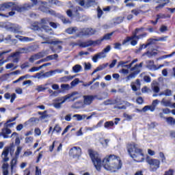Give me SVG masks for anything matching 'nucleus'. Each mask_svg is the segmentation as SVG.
Wrapping results in <instances>:
<instances>
[{
	"instance_id": "nucleus-1",
	"label": "nucleus",
	"mask_w": 175,
	"mask_h": 175,
	"mask_svg": "<svg viewBox=\"0 0 175 175\" xmlns=\"http://www.w3.org/2000/svg\"><path fill=\"white\" fill-rule=\"evenodd\" d=\"M90 158L96 169L99 172L102 165L106 170H109L110 172H117L119 169L122 167V163H121V159L114 154H111L107 156L103 162L100 160V157L97 152L94 150L90 151Z\"/></svg>"
},
{
	"instance_id": "nucleus-2",
	"label": "nucleus",
	"mask_w": 175,
	"mask_h": 175,
	"mask_svg": "<svg viewBox=\"0 0 175 175\" xmlns=\"http://www.w3.org/2000/svg\"><path fill=\"white\" fill-rule=\"evenodd\" d=\"M127 152L130 155L131 158H133L136 162H144L146 156L144 155V151L142 148H137V144L135 142L128 144L126 146Z\"/></svg>"
},
{
	"instance_id": "nucleus-3",
	"label": "nucleus",
	"mask_w": 175,
	"mask_h": 175,
	"mask_svg": "<svg viewBox=\"0 0 175 175\" xmlns=\"http://www.w3.org/2000/svg\"><path fill=\"white\" fill-rule=\"evenodd\" d=\"M31 4H25L24 5H18L16 8L17 12H24V10H29L33 6L39 5V10L44 13H48L49 14H55V12L51 10H49L47 7V3L43 1H38V0H30Z\"/></svg>"
},
{
	"instance_id": "nucleus-4",
	"label": "nucleus",
	"mask_w": 175,
	"mask_h": 175,
	"mask_svg": "<svg viewBox=\"0 0 175 175\" xmlns=\"http://www.w3.org/2000/svg\"><path fill=\"white\" fill-rule=\"evenodd\" d=\"M79 98H81V94L78 92H73L64 96L58 97L53 100L52 106H53L55 109H57V110H59V109L62 107V104L65 102H75V100H77Z\"/></svg>"
},
{
	"instance_id": "nucleus-5",
	"label": "nucleus",
	"mask_w": 175,
	"mask_h": 175,
	"mask_svg": "<svg viewBox=\"0 0 175 175\" xmlns=\"http://www.w3.org/2000/svg\"><path fill=\"white\" fill-rule=\"evenodd\" d=\"M147 36L146 33H144L139 36H136V34H134L131 37H127L123 42L122 44H126L128 46V43H131L132 46H136L137 44V40L139 39H143L144 38H146Z\"/></svg>"
},
{
	"instance_id": "nucleus-6",
	"label": "nucleus",
	"mask_w": 175,
	"mask_h": 175,
	"mask_svg": "<svg viewBox=\"0 0 175 175\" xmlns=\"http://www.w3.org/2000/svg\"><path fill=\"white\" fill-rule=\"evenodd\" d=\"M136 62H137V59L133 60L132 62L129 65H126V64H128V62H119L118 68H120V66H121L122 68H126L120 70L119 73H122V75H124L125 76H126L129 74V70L128 69H131V68H132V65H133V64H136Z\"/></svg>"
},
{
	"instance_id": "nucleus-7",
	"label": "nucleus",
	"mask_w": 175,
	"mask_h": 175,
	"mask_svg": "<svg viewBox=\"0 0 175 175\" xmlns=\"http://www.w3.org/2000/svg\"><path fill=\"white\" fill-rule=\"evenodd\" d=\"M48 24H50V19L49 18H44L41 20V23L38 25L36 26L33 29H38L39 27H41L46 33H53L51 28L47 26Z\"/></svg>"
},
{
	"instance_id": "nucleus-8",
	"label": "nucleus",
	"mask_w": 175,
	"mask_h": 175,
	"mask_svg": "<svg viewBox=\"0 0 175 175\" xmlns=\"http://www.w3.org/2000/svg\"><path fill=\"white\" fill-rule=\"evenodd\" d=\"M146 162L150 165V169L151 172H157L159 169L161 161L157 159H150V157L146 158Z\"/></svg>"
},
{
	"instance_id": "nucleus-9",
	"label": "nucleus",
	"mask_w": 175,
	"mask_h": 175,
	"mask_svg": "<svg viewBox=\"0 0 175 175\" xmlns=\"http://www.w3.org/2000/svg\"><path fill=\"white\" fill-rule=\"evenodd\" d=\"M69 154L74 159H79L80 157H81V148L74 146L70 150Z\"/></svg>"
},
{
	"instance_id": "nucleus-10",
	"label": "nucleus",
	"mask_w": 175,
	"mask_h": 175,
	"mask_svg": "<svg viewBox=\"0 0 175 175\" xmlns=\"http://www.w3.org/2000/svg\"><path fill=\"white\" fill-rule=\"evenodd\" d=\"M167 39V36L159 37V38L154 40L150 39L147 44L141 45V46L138 49V51H142L143 49H147V46H150V44H153L154 42H166Z\"/></svg>"
},
{
	"instance_id": "nucleus-11",
	"label": "nucleus",
	"mask_w": 175,
	"mask_h": 175,
	"mask_svg": "<svg viewBox=\"0 0 175 175\" xmlns=\"http://www.w3.org/2000/svg\"><path fill=\"white\" fill-rule=\"evenodd\" d=\"M7 29L10 31L11 32H14V33H22L21 27L18 26V25H13L10 23H8L5 25Z\"/></svg>"
},
{
	"instance_id": "nucleus-12",
	"label": "nucleus",
	"mask_w": 175,
	"mask_h": 175,
	"mask_svg": "<svg viewBox=\"0 0 175 175\" xmlns=\"http://www.w3.org/2000/svg\"><path fill=\"white\" fill-rule=\"evenodd\" d=\"M76 2L79 4L80 6H83V8H91V6H94L95 5V0H75Z\"/></svg>"
},
{
	"instance_id": "nucleus-13",
	"label": "nucleus",
	"mask_w": 175,
	"mask_h": 175,
	"mask_svg": "<svg viewBox=\"0 0 175 175\" xmlns=\"http://www.w3.org/2000/svg\"><path fill=\"white\" fill-rule=\"evenodd\" d=\"M79 32L80 33L78 34V36H91L92 35H95L97 31L94 29L85 28L82 29Z\"/></svg>"
},
{
	"instance_id": "nucleus-14",
	"label": "nucleus",
	"mask_w": 175,
	"mask_h": 175,
	"mask_svg": "<svg viewBox=\"0 0 175 175\" xmlns=\"http://www.w3.org/2000/svg\"><path fill=\"white\" fill-rule=\"evenodd\" d=\"M31 50L32 48L31 46L21 48L16 53H12V57H20V54H26L27 53H30Z\"/></svg>"
},
{
	"instance_id": "nucleus-15",
	"label": "nucleus",
	"mask_w": 175,
	"mask_h": 175,
	"mask_svg": "<svg viewBox=\"0 0 175 175\" xmlns=\"http://www.w3.org/2000/svg\"><path fill=\"white\" fill-rule=\"evenodd\" d=\"M18 6H14L13 2L4 3L0 5V12H3L5 9H10V8H16L15 9L17 10Z\"/></svg>"
},
{
	"instance_id": "nucleus-16",
	"label": "nucleus",
	"mask_w": 175,
	"mask_h": 175,
	"mask_svg": "<svg viewBox=\"0 0 175 175\" xmlns=\"http://www.w3.org/2000/svg\"><path fill=\"white\" fill-rule=\"evenodd\" d=\"M12 133V130L9 129L7 127L3 128L0 133V137H3V139H9V135Z\"/></svg>"
},
{
	"instance_id": "nucleus-17",
	"label": "nucleus",
	"mask_w": 175,
	"mask_h": 175,
	"mask_svg": "<svg viewBox=\"0 0 175 175\" xmlns=\"http://www.w3.org/2000/svg\"><path fill=\"white\" fill-rule=\"evenodd\" d=\"M42 39L45 40L44 42H42V44H59L60 43H62V41L55 40V41H50V38L49 37H43L41 36Z\"/></svg>"
},
{
	"instance_id": "nucleus-18",
	"label": "nucleus",
	"mask_w": 175,
	"mask_h": 175,
	"mask_svg": "<svg viewBox=\"0 0 175 175\" xmlns=\"http://www.w3.org/2000/svg\"><path fill=\"white\" fill-rule=\"evenodd\" d=\"M2 162H9V148H5L1 153Z\"/></svg>"
},
{
	"instance_id": "nucleus-19",
	"label": "nucleus",
	"mask_w": 175,
	"mask_h": 175,
	"mask_svg": "<svg viewBox=\"0 0 175 175\" xmlns=\"http://www.w3.org/2000/svg\"><path fill=\"white\" fill-rule=\"evenodd\" d=\"M154 2L155 3H159V5L155 8L156 10H159V9L165 8L167 3H169V0H154Z\"/></svg>"
},
{
	"instance_id": "nucleus-20",
	"label": "nucleus",
	"mask_w": 175,
	"mask_h": 175,
	"mask_svg": "<svg viewBox=\"0 0 175 175\" xmlns=\"http://www.w3.org/2000/svg\"><path fill=\"white\" fill-rule=\"evenodd\" d=\"M106 55L101 51L94 55L92 59L94 64H96V62H98V59H103V58H106Z\"/></svg>"
},
{
	"instance_id": "nucleus-21",
	"label": "nucleus",
	"mask_w": 175,
	"mask_h": 175,
	"mask_svg": "<svg viewBox=\"0 0 175 175\" xmlns=\"http://www.w3.org/2000/svg\"><path fill=\"white\" fill-rule=\"evenodd\" d=\"M79 9H80V7H77L76 9H75L73 11H72L71 10H67V16H68V17H79Z\"/></svg>"
},
{
	"instance_id": "nucleus-22",
	"label": "nucleus",
	"mask_w": 175,
	"mask_h": 175,
	"mask_svg": "<svg viewBox=\"0 0 175 175\" xmlns=\"http://www.w3.org/2000/svg\"><path fill=\"white\" fill-rule=\"evenodd\" d=\"M94 100V96H83V105L85 106H90Z\"/></svg>"
},
{
	"instance_id": "nucleus-23",
	"label": "nucleus",
	"mask_w": 175,
	"mask_h": 175,
	"mask_svg": "<svg viewBox=\"0 0 175 175\" xmlns=\"http://www.w3.org/2000/svg\"><path fill=\"white\" fill-rule=\"evenodd\" d=\"M5 99H10V103H13L14 100H16V98H17V94L16 93H13L10 94V93H5L4 94Z\"/></svg>"
},
{
	"instance_id": "nucleus-24",
	"label": "nucleus",
	"mask_w": 175,
	"mask_h": 175,
	"mask_svg": "<svg viewBox=\"0 0 175 175\" xmlns=\"http://www.w3.org/2000/svg\"><path fill=\"white\" fill-rule=\"evenodd\" d=\"M161 105L165 107H172V101L166 98H162Z\"/></svg>"
},
{
	"instance_id": "nucleus-25",
	"label": "nucleus",
	"mask_w": 175,
	"mask_h": 175,
	"mask_svg": "<svg viewBox=\"0 0 175 175\" xmlns=\"http://www.w3.org/2000/svg\"><path fill=\"white\" fill-rule=\"evenodd\" d=\"M3 175H9V164L4 163L1 166Z\"/></svg>"
},
{
	"instance_id": "nucleus-26",
	"label": "nucleus",
	"mask_w": 175,
	"mask_h": 175,
	"mask_svg": "<svg viewBox=\"0 0 175 175\" xmlns=\"http://www.w3.org/2000/svg\"><path fill=\"white\" fill-rule=\"evenodd\" d=\"M17 159H18L15 157L12 159L10 162L11 173H13V170H14V169L17 167V161H18Z\"/></svg>"
},
{
	"instance_id": "nucleus-27",
	"label": "nucleus",
	"mask_w": 175,
	"mask_h": 175,
	"mask_svg": "<svg viewBox=\"0 0 175 175\" xmlns=\"http://www.w3.org/2000/svg\"><path fill=\"white\" fill-rule=\"evenodd\" d=\"M11 137L12 139H14L15 137V144L16 146H20V143H21V142L20 141V137H18V133L14 132L11 135Z\"/></svg>"
},
{
	"instance_id": "nucleus-28",
	"label": "nucleus",
	"mask_w": 175,
	"mask_h": 175,
	"mask_svg": "<svg viewBox=\"0 0 175 175\" xmlns=\"http://www.w3.org/2000/svg\"><path fill=\"white\" fill-rule=\"evenodd\" d=\"M15 38H16V39H19L21 42H32V40H33V39L31 38L24 37L21 36H16Z\"/></svg>"
},
{
	"instance_id": "nucleus-29",
	"label": "nucleus",
	"mask_w": 175,
	"mask_h": 175,
	"mask_svg": "<svg viewBox=\"0 0 175 175\" xmlns=\"http://www.w3.org/2000/svg\"><path fill=\"white\" fill-rule=\"evenodd\" d=\"M67 33H69L70 35H72L73 33H80V31L77 29V27H70L66 29Z\"/></svg>"
},
{
	"instance_id": "nucleus-30",
	"label": "nucleus",
	"mask_w": 175,
	"mask_h": 175,
	"mask_svg": "<svg viewBox=\"0 0 175 175\" xmlns=\"http://www.w3.org/2000/svg\"><path fill=\"white\" fill-rule=\"evenodd\" d=\"M152 90L153 92H155L156 94L159 92V85L158 84V82H153L152 83Z\"/></svg>"
},
{
	"instance_id": "nucleus-31",
	"label": "nucleus",
	"mask_w": 175,
	"mask_h": 175,
	"mask_svg": "<svg viewBox=\"0 0 175 175\" xmlns=\"http://www.w3.org/2000/svg\"><path fill=\"white\" fill-rule=\"evenodd\" d=\"M51 76H55V71L51 70V71H48L45 73H43V78L44 79H47L49 77H51Z\"/></svg>"
},
{
	"instance_id": "nucleus-32",
	"label": "nucleus",
	"mask_w": 175,
	"mask_h": 175,
	"mask_svg": "<svg viewBox=\"0 0 175 175\" xmlns=\"http://www.w3.org/2000/svg\"><path fill=\"white\" fill-rule=\"evenodd\" d=\"M72 107L75 109H81V107H84V103L81 100L77 101L72 105Z\"/></svg>"
},
{
	"instance_id": "nucleus-33",
	"label": "nucleus",
	"mask_w": 175,
	"mask_h": 175,
	"mask_svg": "<svg viewBox=\"0 0 175 175\" xmlns=\"http://www.w3.org/2000/svg\"><path fill=\"white\" fill-rule=\"evenodd\" d=\"M159 105V100L156 99L154 100L152 103L151 106V111H155V107H157Z\"/></svg>"
},
{
	"instance_id": "nucleus-34",
	"label": "nucleus",
	"mask_w": 175,
	"mask_h": 175,
	"mask_svg": "<svg viewBox=\"0 0 175 175\" xmlns=\"http://www.w3.org/2000/svg\"><path fill=\"white\" fill-rule=\"evenodd\" d=\"M146 66L148 69L152 70V69H155V65H154V61L148 60L146 62Z\"/></svg>"
},
{
	"instance_id": "nucleus-35",
	"label": "nucleus",
	"mask_w": 175,
	"mask_h": 175,
	"mask_svg": "<svg viewBox=\"0 0 175 175\" xmlns=\"http://www.w3.org/2000/svg\"><path fill=\"white\" fill-rule=\"evenodd\" d=\"M81 66L77 64L72 67V72H74V73H79V72H81Z\"/></svg>"
},
{
	"instance_id": "nucleus-36",
	"label": "nucleus",
	"mask_w": 175,
	"mask_h": 175,
	"mask_svg": "<svg viewBox=\"0 0 175 175\" xmlns=\"http://www.w3.org/2000/svg\"><path fill=\"white\" fill-rule=\"evenodd\" d=\"M131 72H133L135 75H139V73H140V70H142V69H140V68H139V66L137 64H136L134 67H133L131 69Z\"/></svg>"
},
{
	"instance_id": "nucleus-37",
	"label": "nucleus",
	"mask_w": 175,
	"mask_h": 175,
	"mask_svg": "<svg viewBox=\"0 0 175 175\" xmlns=\"http://www.w3.org/2000/svg\"><path fill=\"white\" fill-rule=\"evenodd\" d=\"M75 76H68V77H64L60 79L61 83H66V81H69V80H72Z\"/></svg>"
},
{
	"instance_id": "nucleus-38",
	"label": "nucleus",
	"mask_w": 175,
	"mask_h": 175,
	"mask_svg": "<svg viewBox=\"0 0 175 175\" xmlns=\"http://www.w3.org/2000/svg\"><path fill=\"white\" fill-rule=\"evenodd\" d=\"M79 46H80V47H83V48L88 47V46H92V45H91V40L87 41V42H80V43H79Z\"/></svg>"
},
{
	"instance_id": "nucleus-39",
	"label": "nucleus",
	"mask_w": 175,
	"mask_h": 175,
	"mask_svg": "<svg viewBox=\"0 0 175 175\" xmlns=\"http://www.w3.org/2000/svg\"><path fill=\"white\" fill-rule=\"evenodd\" d=\"M142 55H143V57H144V55H147V57L148 58H151V57H155V55H157V52L148 51V52L144 53Z\"/></svg>"
},
{
	"instance_id": "nucleus-40",
	"label": "nucleus",
	"mask_w": 175,
	"mask_h": 175,
	"mask_svg": "<svg viewBox=\"0 0 175 175\" xmlns=\"http://www.w3.org/2000/svg\"><path fill=\"white\" fill-rule=\"evenodd\" d=\"M166 122L168 125H174L175 124V120L174 118L170 117L166 118Z\"/></svg>"
},
{
	"instance_id": "nucleus-41",
	"label": "nucleus",
	"mask_w": 175,
	"mask_h": 175,
	"mask_svg": "<svg viewBox=\"0 0 175 175\" xmlns=\"http://www.w3.org/2000/svg\"><path fill=\"white\" fill-rule=\"evenodd\" d=\"M39 58H40L39 55H33L29 58V62L33 63L35 61H37V59H39Z\"/></svg>"
},
{
	"instance_id": "nucleus-42",
	"label": "nucleus",
	"mask_w": 175,
	"mask_h": 175,
	"mask_svg": "<svg viewBox=\"0 0 175 175\" xmlns=\"http://www.w3.org/2000/svg\"><path fill=\"white\" fill-rule=\"evenodd\" d=\"M61 131H62L61 126H59L58 124H56L52 131V133H54V132H56V133H61Z\"/></svg>"
},
{
	"instance_id": "nucleus-43",
	"label": "nucleus",
	"mask_w": 175,
	"mask_h": 175,
	"mask_svg": "<svg viewBox=\"0 0 175 175\" xmlns=\"http://www.w3.org/2000/svg\"><path fill=\"white\" fill-rule=\"evenodd\" d=\"M57 58H58L57 54L51 55L46 57L45 61H51V59H57Z\"/></svg>"
},
{
	"instance_id": "nucleus-44",
	"label": "nucleus",
	"mask_w": 175,
	"mask_h": 175,
	"mask_svg": "<svg viewBox=\"0 0 175 175\" xmlns=\"http://www.w3.org/2000/svg\"><path fill=\"white\" fill-rule=\"evenodd\" d=\"M113 32L105 35L104 37L101 38V40H110V39H111V36H113Z\"/></svg>"
},
{
	"instance_id": "nucleus-45",
	"label": "nucleus",
	"mask_w": 175,
	"mask_h": 175,
	"mask_svg": "<svg viewBox=\"0 0 175 175\" xmlns=\"http://www.w3.org/2000/svg\"><path fill=\"white\" fill-rule=\"evenodd\" d=\"M102 42H103V40H102V38H100V40H95V41L90 40L92 46H98V45L100 44V43H102Z\"/></svg>"
},
{
	"instance_id": "nucleus-46",
	"label": "nucleus",
	"mask_w": 175,
	"mask_h": 175,
	"mask_svg": "<svg viewBox=\"0 0 175 175\" xmlns=\"http://www.w3.org/2000/svg\"><path fill=\"white\" fill-rule=\"evenodd\" d=\"M23 150V148H21V146H17L16 150L15 152V157L16 159H18V157L20 155V153L21 152V151Z\"/></svg>"
},
{
	"instance_id": "nucleus-47",
	"label": "nucleus",
	"mask_w": 175,
	"mask_h": 175,
	"mask_svg": "<svg viewBox=\"0 0 175 175\" xmlns=\"http://www.w3.org/2000/svg\"><path fill=\"white\" fill-rule=\"evenodd\" d=\"M123 117L126 120V121H131L132 118H133V115H129L128 113H124Z\"/></svg>"
},
{
	"instance_id": "nucleus-48",
	"label": "nucleus",
	"mask_w": 175,
	"mask_h": 175,
	"mask_svg": "<svg viewBox=\"0 0 175 175\" xmlns=\"http://www.w3.org/2000/svg\"><path fill=\"white\" fill-rule=\"evenodd\" d=\"M136 75L134 72H131L129 76L126 77V81H129V80L132 79H135L136 77Z\"/></svg>"
},
{
	"instance_id": "nucleus-49",
	"label": "nucleus",
	"mask_w": 175,
	"mask_h": 175,
	"mask_svg": "<svg viewBox=\"0 0 175 175\" xmlns=\"http://www.w3.org/2000/svg\"><path fill=\"white\" fill-rule=\"evenodd\" d=\"M110 50H111V46L108 45L102 51L107 57V53H109Z\"/></svg>"
},
{
	"instance_id": "nucleus-50",
	"label": "nucleus",
	"mask_w": 175,
	"mask_h": 175,
	"mask_svg": "<svg viewBox=\"0 0 175 175\" xmlns=\"http://www.w3.org/2000/svg\"><path fill=\"white\" fill-rule=\"evenodd\" d=\"M124 21V18L123 17H118L113 19V22L115 24H121Z\"/></svg>"
},
{
	"instance_id": "nucleus-51",
	"label": "nucleus",
	"mask_w": 175,
	"mask_h": 175,
	"mask_svg": "<svg viewBox=\"0 0 175 175\" xmlns=\"http://www.w3.org/2000/svg\"><path fill=\"white\" fill-rule=\"evenodd\" d=\"M114 126V122L113 121H109V122H106L104 124L105 128L109 129L110 126Z\"/></svg>"
},
{
	"instance_id": "nucleus-52",
	"label": "nucleus",
	"mask_w": 175,
	"mask_h": 175,
	"mask_svg": "<svg viewBox=\"0 0 175 175\" xmlns=\"http://www.w3.org/2000/svg\"><path fill=\"white\" fill-rule=\"evenodd\" d=\"M32 79H40L42 77H43V73L42 72H38L35 75L31 77Z\"/></svg>"
},
{
	"instance_id": "nucleus-53",
	"label": "nucleus",
	"mask_w": 175,
	"mask_h": 175,
	"mask_svg": "<svg viewBox=\"0 0 175 175\" xmlns=\"http://www.w3.org/2000/svg\"><path fill=\"white\" fill-rule=\"evenodd\" d=\"M14 125H16V122H6V123H5L4 126H5V128H13V126H14Z\"/></svg>"
},
{
	"instance_id": "nucleus-54",
	"label": "nucleus",
	"mask_w": 175,
	"mask_h": 175,
	"mask_svg": "<svg viewBox=\"0 0 175 175\" xmlns=\"http://www.w3.org/2000/svg\"><path fill=\"white\" fill-rule=\"evenodd\" d=\"M40 70V67H32L31 68L29 69L28 72L31 73H33L35 72H39Z\"/></svg>"
},
{
	"instance_id": "nucleus-55",
	"label": "nucleus",
	"mask_w": 175,
	"mask_h": 175,
	"mask_svg": "<svg viewBox=\"0 0 175 175\" xmlns=\"http://www.w3.org/2000/svg\"><path fill=\"white\" fill-rule=\"evenodd\" d=\"M110 10H116V7L114 6H107L103 8L104 12H110Z\"/></svg>"
},
{
	"instance_id": "nucleus-56",
	"label": "nucleus",
	"mask_w": 175,
	"mask_h": 175,
	"mask_svg": "<svg viewBox=\"0 0 175 175\" xmlns=\"http://www.w3.org/2000/svg\"><path fill=\"white\" fill-rule=\"evenodd\" d=\"M16 67L14 66V64H12V63H10V64H8L6 66H5V68L6 69H12L13 70H14V69H16Z\"/></svg>"
},
{
	"instance_id": "nucleus-57",
	"label": "nucleus",
	"mask_w": 175,
	"mask_h": 175,
	"mask_svg": "<svg viewBox=\"0 0 175 175\" xmlns=\"http://www.w3.org/2000/svg\"><path fill=\"white\" fill-rule=\"evenodd\" d=\"M49 3L51 5H57V6H59L61 5V3L58 0H49Z\"/></svg>"
},
{
	"instance_id": "nucleus-58",
	"label": "nucleus",
	"mask_w": 175,
	"mask_h": 175,
	"mask_svg": "<svg viewBox=\"0 0 175 175\" xmlns=\"http://www.w3.org/2000/svg\"><path fill=\"white\" fill-rule=\"evenodd\" d=\"M83 117H85V116H81L80 114H75L73 116V118H77V121H81L83 120Z\"/></svg>"
},
{
	"instance_id": "nucleus-59",
	"label": "nucleus",
	"mask_w": 175,
	"mask_h": 175,
	"mask_svg": "<svg viewBox=\"0 0 175 175\" xmlns=\"http://www.w3.org/2000/svg\"><path fill=\"white\" fill-rule=\"evenodd\" d=\"M14 14H16V12H14L13 11H11L7 15H5V14H0V16H2L3 17H12V16H14Z\"/></svg>"
},
{
	"instance_id": "nucleus-60",
	"label": "nucleus",
	"mask_w": 175,
	"mask_h": 175,
	"mask_svg": "<svg viewBox=\"0 0 175 175\" xmlns=\"http://www.w3.org/2000/svg\"><path fill=\"white\" fill-rule=\"evenodd\" d=\"M80 82V80L79 79H75L71 82L72 87H76L77 84Z\"/></svg>"
},
{
	"instance_id": "nucleus-61",
	"label": "nucleus",
	"mask_w": 175,
	"mask_h": 175,
	"mask_svg": "<svg viewBox=\"0 0 175 175\" xmlns=\"http://www.w3.org/2000/svg\"><path fill=\"white\" fill-rule=\"evenodd\" d=\"M131 13L135 16H139V14L142 13V11L140 10L135 9V10H131Z\"/></svg>"
},
{
	"instance_id": "nucleus-62",
	"label": "nucleus",
	"mask_w": 175,
	"mask_h": 175,
	"mask_svg": "<svg viewBox=\"0 0 175 175\" xmlns=\"http://www.w3.org/2000/svg\"><path fill=\"white\" fill-rule=\"evenodd\" d=\"M165 96H172V92L170 90H166L164 91Z\"/></svg>"
},
{
	"instance_id": "nucleus-63",
	"label": "nucleus",
	"mask_w": 175,
	"mask_h": 175,
	"mask_svg": "<svg viewBox=\"0 0 175 175\" xmlns=\"http://www.w3.org/2000/svg\"><path fill=\"white\" fill-rule=\"evenodd\" d=\"M148 110L151 111V105H146L142 109V111H144V113H146V111H148Z\"/></svg>"
},
{
	"instance_id": "nucleus-64",
	"label": "nucleus",
	"mask_w": 175,
	"mask_h": 175,
	"mask_svg": "<svg viewBox=\"0 0 175 175\" xmlns=\"http://www.w3.org/2000/svg\"><path fill=\"white\" fill-rule=\"evenodd\" d=\"M170 137L174 142H175V131H170Z\"/></svg>"
}]
</instances>
